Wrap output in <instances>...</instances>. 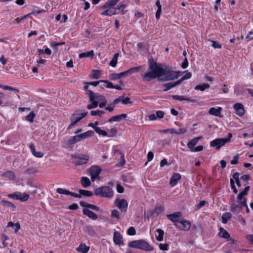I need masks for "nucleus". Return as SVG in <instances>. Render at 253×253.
Returning <instances> with one entry per match:
<instances>
[{"mask_svg": "<svg viewBox=\"0 0 253 253\" xmlns=\"http://www.w3.org/2000/svg\"><path fill=\"white\" fill-rule=\"evenodd\" d=\"M119 54L118 53H115L114 55L113 58L110 62L109 65L113 67H116L117 64V61H118V58L119 56Z\"/></svg>", "mask_w": 253, "mask_h": 253, "instance_id": "obj_35", "label": "nucleus"}, {"mask_svg": "<svg viewBox=\"0 0 253 253\" xmlns=\"http://www.w3.org/2000/svg\"><path fill=\"white\" fill-rule=\"evenodd\" d=\"M181 175L178 173H174L170 179L169 184L171 186H175L181 179Z\"/></svg>", "mask_w": 253, "mask_h": 253, "instance_id": "obj_18", "label": "nucleus"}, {"mask_svg": "<svg viewBox=\"0 0 253 253\" xmlns=\"http://www.w3.org/2000/svg\"><path fill=\"white\" fill-rule=\"evenodd\" d=\"M94 193L97 196L111 198L114 195L113 189L108 186L97 188L94 190Z\"/></svg>", "mask_w": 253, "mask_h": 253, "instance_id": "obj_4", "label": "nucleus"}, {"mask_svg": "<svg viewBox=\"0 0 253 253\" xmlns=\"http://www.w3.org/2000/svg\"><path fill=\"white\" fill-rule=\"evenodd\" d=\"M95 99H96V101H98V102L99 101H107V100L104 96L98 93L95 94Z\"/></svg>", "mask_w": 253, "mask_h": 253, "instance_id": "obj_40", "label": "nucleus"}, {"mask_svg": "<svg viewBox=\"0 0 253 253\" xmlns=\"http://www.w3.org/2000/svg\"><path fill=\"white\" fill-rule=\"evenodd\" d=\"M127 233L128 235L130 236H133L135 235L136 231L135 228L133 227H130L128 228L127 231Z\"/></svg>", "mask_w": 253, "mask_h": 253, "instance_id": "obj_51", "label": "nucleus"}, {"mask_svg": "<svg viewBox=\"0 0 253 253\" xmlns=\"http://www.w3.org/2000/svg\"><path fill=\"white\" fill-rule=\"evenodd\" d=\"M91 78L94 79H98L99 78V71L97 70H93L92 71V74L90 75Z\"/></svg>", "mask_w": 253, "mask_h": 253, "instance_id": "obj_42", "label": "nucleus"}, {"mask_svg": "<svg viewBox=\"0 0 253 253\" xmlns=\"http://www.w3.org/2000/svg\"><path fill=\"white\" fill-rule=\"evenodd\" d=\"M89 247L84 244H81L77 248V251L82 253H87L89 251Z\"/></svg>", "mask_w": 253, "mask_h": 253, "instance_id": "obj_29", "label": "nucleus"}, {"mask_svg": "<svg viewBox=\"0 0 253 253\" xmlns=\"http://www.w3.org/2000/svg\"><path fill=\"white\" fill-rule=\"evenodd\" d=\"M156 232L158 233V235L156 236V240L159 242L163 241L164 231L162 229H158L156 230Z\"/></svg>", "mask_w": 253, "mask_h": 253, "instance_id": "obj_34", "label": "nucleus"}, {"mask_svg": "<svg viewBox=\"0 0 253 253\" xmlns=\"http://www.w3.org/2000/svg\"><path fill=\"white\" fill-rule=\"evenodd\" d=\"M122 103L126 105L128 104H132V102L130 101V98L128 97H124L122 100Z\"/></svg>", "mask_w": 253, "mask_h": 253, "instance_id": "obj_54", "label": "nucleus"}, {"mask_svg": "<svg viewBox=\"0 0 253 253\" xmlns=\"http://www.w3.org/2000/svg\"><path fill=\"white\" fill-rule=\"evenodd\" d=\"M127 117V115L126 114H122L120 115L114 116L111 117L109 122H112L113 121L120 122L122 119H125Z\"/></svg>", "mask_w": 253, "mask_h": 253, "instance_id": "obj_19", "label": "nucleus"}, {"mask_svg": "<svg viewBox=\"0 0 253 253\" xmlns=\"http://www.w3.org/2000/svg\"><path fill=\"white\" fill-rule=\"evenodd\" d=\"M234 109L236 112L237 114L240 116H242L245 114L244 106L242 104L237 103L234 105Z\"/></svg>", "mask_w": 253, "mask_h": 253, "instance_id": "obj_16", "label": "nucleus"}, {"mask_svg": "<svg viewBox=\"0 0 253 253\" xmlns=\"http://www.w3.org/2000/svg\"><path fill=\"white\" fill-rule=\"evenodd\" d=\"M157 118L162 119L164 117V112L162 111H157L156 113Z\"/></svg>", "mask_w": 253, "mask_h": 253, "instance_id": "obj_59", "label": "nucleus"}, {"mask_svg": "<svg viewBox=\"0 0 253 253\" xmlns=\"http://www.w3.org/2000/svg\"><path fill=\"white\" fill-rule=\"evenodd\" d=\"M8 197L15 200H19L21 201L25 202L29 199V195L25 193L23 196H22L20 193H14L13 194H8Z\"/></svg>", "mask_w": 253, "mask_h": 253, "instance_id": "obj_10", "label": "nucleus"}, {"mask_svg": "<svg viewBox=\"0 0 253 253\" xmlns=\"http://www.w3.org/2000/svg\"><path fill=\"white\" fill-rule=\"evenodd\" d=\"M121 78H122V77L120 73H113V74H111V75H110V79L111 80H117V79H120Z\"/></svg>", "mask_w": 253, "mask_h": 253, "instance_id": "obj_48", "label": "nucleus"}, {"mask_svg": "<svg viewBox=\"0 0 253 253\" xmlns=\"http://www.w3.org/2000/svg\"><path fill=\"white\" fill-rule=\"evenodd\" d=\"M56 192H57V193H58L59 194H64V195H69L70 194V191H69L66 189H64L60 188H57L56 190Z\"/></svg>", "mask_w": 253, "mask_h": 253, "instance_id": "obj_43", "label": "nucleus"}, {"mask_svg": "<svg viewBox=\"0 0 253 253\" xmlns=\"http://www.w3.org/2000/svg\"><path fill=\"white\" fill-rule=\"evenodd\" d=\"M202 138L201 136H199L196 138H195L193 139H191L188 143H187L188 147L191 150L192 148L194 147V146L197 144L199 140Z\"/></svg>", "mask_w": 253, "mask_h": 253, "instance_id": "obj_24", "label": "nucleus"}, {"mask_svg": "<svg viewBox=\"0 0 253 253\" xmlns=\"http://www.w3.org/2000/svg\"><path fill=\"white\" fill-rule=\"evenodd\" d=\"M1 203L2 205L5 207H9L12 208L13 209L15 208V206H14V205L9 201L2 200Z\"/></svg>", "mask_w": 253, "mask_h": 253, "instance_id": "obj_37", "label": "nucleus"}, {"mask_svg": "<svg viewBox=\"0 0 253 253\" xmlns=\"http://www.w3.org/2000/svg\"><path fill=\"white\" fill-rule=\"evenodd\" d=\"M187 130L185 128H179L176 132H174V133L176 134H181L185 133Z\"/></svg>", "mask_w": 253, "mask_h": 253, "instance_id": "obj_61", "label": "nucleus"}, {"mask_svg": "<svg viewBox=\"0 0 253 253\" xmlns=\"http://www.w3.org/2000/svg\"><path fill=\"white\" fill-rule=\"evenodd\" d=\"M36 172H37V170L34 168L28 169L25 171L26 173L29 174L34 173Z\"/></svg>", "mask_w": 253, "mask_h": 253, "instance_id": "obj_63", "label": "nucleus"}, {"mask_svg": "<svg viewBox=\"0 0 253 253\" xmlns=\"http://www.w3.org/2000/svg\"><path fill=\"white\" fill-rule=\"evenodd\" d=\"M117 130L116 128H112L109 131L107 135L109 137H113L116 135Z\"/></svg>", "mask_w": 253, "mask_h": 253, "instance_id": "obj_47", "label": "nucleus"}, {"mask_svg": "<svg viewBox=\"0 0 253 253\" xmlns=\"http://www.w3.org/2000/svg\"><path fill=\"white\" fill-rule=\"evenodd\" d=\"M209 42L211 43V45L213 48L218 49H220L221 48V45L219 44L218 42L211 40H209Z\"/></svg>", "mask_w": 253, "mask_h": 253, "instance_id": "obj_45", "label": "nucleus"}, {"mask_svg": "<svg viewBox=\"0 0 253 253\" xmlns=\"http://www.w3.org/2000/svg\"><path fill=\"white\" fill-rule=\"evenodd\" d=\"M172 98L174 100H178L180 101H188L192 102H197V100L196 99H191L190 98H186L183 96H179L176 95H172Z\"/></svg>", "mask_w": 253, "mask_h": 253, "instance_id": "obj_23", "label": "nucleus"}, {"mask_svg": "<svg viewBox=\"0 0 253 253\" xmlns=\"http://www.w3.org/2000/svg\"><path fill=\"white\" fill-rule=\"evenodd\" d=\"M116 205L122 210V211H126L128 204L125 199H117L116 201Z\"/></svg>", "mask_w": 253, "mask_h": 253, "instance_id": "obj_13", "label": "nucleus"}, {"mask_svg": "<svg viewBox=\"0 0 253 253\" xmlns=\"http://www.w3.org/2000/svg\"><path fill=\"white\" fill-rule=\"evenodd\" d=\"M232 136V133H229L228 134V137L226 138H217L211 141L210 142V145L211 147H216L217 149H219L221 147L224 146L226 142H229Z\"/></svg>", "mask_w": 253, "mask_h": 253, "instance_id": "obj_6", "label": "nucleus"}, {"mask_svg": "<svg viewBox=\"0 0 253 253\" xmlns=\"http://www.w3.org/2000/svg\"><path fill=\"white\" fill-rule=\"evenodd\" d=\"M104 114V112L102 110L91 111L90 112V115L93 116H101Z\"/></svg>", "mask_w": 253, "mask_h": 253, "instance_id": "obj_46", "label": "nucleus"}, {"mask_svg": "<svg viewBox=\"0 0 253 253\" xmlns=\"http://www.w3.org/2000/svg\"><path fill=\"white\" fill-rule=\"evenodd\" d=\"M120 154L121 155V160L120 162L119 163V164L118 165V167H122L125 164L126 161H125V156H124V155L123 154V153H122V152H120Z\"/></svg>", "mask_w": 253, "mask_h": 253, "instance_id": "obj_52", "label": "nucleus"}, {"mask_svg": "<svg viewBox=\"0 0 253 253\" xmlns=\"http://www.w3.org/2000/svg\"><path fill=\"white\" fill-rule=\"evenodd\" d=\"M175 71L165 66L163 67L161 64H158L153 60H149L148 69L146 72L142 75L144 81L150 82L157 77L164 76L159 79L162 82L174 80Z\"/></svg>", "mask_w": 253, "mask_h": 253, "instance_id": "obj_1", "label": "nucleus"}, {"mask_svg": "<svg viewBox=\"0 0 253 253\" xmlns=\"http://www.w3.org/2000/svg\"><path fill=\"white\" fill-rule=\"evenodd\" d=\"M94 56V52L93 50L83 52L79 54V58L91 57L92 58Z\"/></svg>", "mask_w": 253, "mask_h": 253, "instance_id": "obj_30", "label": "nucleus"}, {"mask_svg": "<svg viewBox=\"0 0 253 253\" xmlns=\"http://www.w3.org/2000/svg\"><path fill=\"white\" fill-rule=\"evenodd\" d=\"M126 4H121L119 6H118L117 7H116L115 9V10H113V11H116V14H118L121 12H122V14H126V12L127 11V10H124V9L126 7Z\"/></svg>", "mask_w": 253, "mask_h": 253, "instance_id": "obj_28", "label": "nucleus"}, {"mask_svg": "<svg viewBox=\"0 0 253 253\" xmlns=\"http://www.w3.org/2000/svg\"><path fill=\"white\" fill-rule=\"evenodd\" d=\"M3 175L5 177L8 178L9 179L13 180L15 178V174L14 172L11 171H8L4 172L3 174Z\"/></svg>", "mask_w": 253, "mask_h": 253, "instance_id": "obj_38", "label": "nucleus"}, {"mask_svg": "<svg viewBox=\"0 0 253 253\" xmlns=\"http://www.w3.org/2000/svg\"><path fill=\"white\" fill-rule=\"evenodd\" d=\"M232 217V214L229 212L224 213L222 217V222L226 224L228 220H229Z\"/></svg>", "mask_w": 253, "mask_h": 253, "instance_id": "obj_31", "label": "nucleus"}, {"mask_svg": "<svg viewBox=\"0 0 253 253\" xmlns=\"http://www.w3.org/2000/svg\"><path fill=\"white\" fill-rule=\"evenodd\" d=\"M83 212L84 215L92 220H96L98 218L97 215L88 209H84Z\"/></svg>", "mask_w": 253, "mask_h": 253, "instance_id": "obj_17", "label": "nucleus"}, {"mask_svg": "<svg viewBox=\"0 0 253 253\" xmlns=\"http://www.w3.org/2000/svg\"><path fill=\"white\" fill-rule=\"evenodd\" d=\"M175 226L180 230L187 231L190 228L191 223L188 220H182L177 222L175 224Z\"/></svg>", "mask_w": 253, "mask_h": 253, "instance_id": "obj_9", "label": "nucleus"}, {"mask_svg": "<svg viewBox=\"0 0 253 253\" xmlns=\"http://www.w3.org/2000/svg\"><path fill=\"white\" fill-rule=\"evenodd\" d=\"M169 245L168 244H160L159 248L160 250L163 251L168 250Z\"/></svg>", "mask_w": 253, "mask_h": 253, "instance_id": "obj_56", "label": "nucleus"}, {"mask_svg": "<svg viewBox=\"0 0 253 253\" xmlns=\"http://www.w3.org/2000/svg\"><path fill=\"white\" fill-rule=\"evenodd\" d=\"M141 67H142L141 66H140L138 67H133V68H131L128 69V70L129 71V74H132V73L138 72L139 71V70L141 68Z\"/></svg>", "mask_w": 253, "mask_h": 253, "instance_id": "obj_49", "label": "nucleus"}, {"mask_svg": "<svg viewBox=\"0 0 253 253\" xmlns=\"http://www.w3.org/2000/svg\"><path fill=\"white\" fill-rule=\"evenodd\" d=\"M219 233L218 234V236L224 239H228L230 238V234L228 233V232L224 229L222 227H220L219 228Z\"/></svg>", "mask_w": 253, "mask_h": 253, "instance_id": "obj_27", "label": "nucleus"}, {"mask_svg": "<svg viewBox=\"0 0 253 253\" xmlns=\"http://www.w3.org/2000/svg\"><path fill=\"white\" fill-rule=\"evenodd\" d=\"M192 76V74L191 73H187L185 75H184L180 80L177 81L179 82V84H180L184 80H187L190 79Z\"/></svg>", "mask_w": 253, "mask_h": 253, "instance_id": "obj_44", "label": "nucleus"}, {"mask_svg": "<svg viewBox=\"0 0 253 253\" xmlns=\"http://www.w3.org/2000/svg\"><path fill=\"white\" fill-rule=\"evenodd\" d=\"M89 99L91 103L87 106V108L91 110L98 106V101L95 100V93L93 92H89Z\"/></svg>", "mask_w": 253, "mask_h": 253, "instance_id": "obj_11", "label": "nucleus"}, {"mask_svg": "<svg viewBox=\"0 0 253 253\" xmlns=\"http://www.w3.org/2000/svg\"><path fill=\"white\" fill-rule=\"evenodd\" d=\"M120 0H110L107 1L103 5V8H112L115 6Z\"/></svg>", "mask_w": 253, "mask_h": 253, "instance_id": "obj_26", "label": "nucleus"}, {"mask_svg": "<svg viewBox=\"0 0 253 253\" xmlns=\"http://www.w3.org/2000/svg\"><path fill=\"white\" fill-rule=\"evenodd\" d=\"M238 158H239V154H237L236 155H235L233 159L230 162V163L231 165H236L238 163Z\"/></svg>", "mask_w": 253, "mask_h": 253, "instance_id": "obj_57", "label": "nucleus"}, {"mask_svg": "<svg viewBox=\"0 0 253 253\" xmlns=\"http://www.w3.org/2000/svg\"><path fill=\"white\" fill-rule=\"evenodd\" d=\"M75 158L78 159L79 160L76 162L75 165L80 166L86 164L89 160V156L85 154H76L73 156Z\"/></svg>", "mask_w": 253, "mask_h": 253, "instance_id": "obj_8", "label": "nucleus"}, {"mask_svg": "<svg viewBox=\"0 0 253 253\" xmlns=\"http://www.w3.org/2000/svg\"><path fill=\"white\" fill-rule=\"evenodd\" d=\"M29 15H30V14H28L23 17H22L21 18H16L14 21H13V23H19L20 22L23 21L24 20H25L26 17H27Z\"/></svg>", "mask_w": 253, "mask_h": 253, "instance_id": "obj_53", "label": "nucleus"}, {"mask_svg": "<svg viewBox=\"0 0 253 253\" xmlns=\"http://www.w3.org/2000/svg\"><path fill=\"white\" fill-rule=\"evenodd\" d=\"M80 204L83 207L89 208L96 211L99 210V208L98 207L91 204L87 203L86 202L83 201H80Z\"/></svg>", "mask_w": 253, "mask_h": 253, "instance_id": "obj_20", "label": "nucleus"}, {"mask_svg": "<svg viewBox=\"0 0 253 253\" xmlns=\"http://www.w3.org/2000/svg\"><path fill=\"white\" fill-rule=\"evenodd\" d=\"M221 108L218 107V108H211L209 111V113L211 115H214L216 117L221 116Z\"/></svg>", "mask_w": 253, "mask_h": 253, "instance_id": "obj_22", "label": "nucleus"}, {"mask_svg": "<svg viewBox=\"0 0 253 253\" xmlns=\"http://www.w3.org/2000/svg\"><path fill=\"white\" fill-rule=\"evenodd\" d=\"M36 115L33 112H31L30 114L25 117V120L30 123L34 122V119Z\"/></svg>", "mask_w": 253, "mask_h": 253, "instance_id": "obj_39", "label": "nucleus"}, {"mask_svg": "<svg viewBox=\"0 0 253 253\" xmlns=\"http://www.w3.org/2000/svg\"><path fill=\"white\" fill-rule=\"evenodd\" d=\"M113 241L115 244L118 245H124V243L123 240V236L118 231H115L114 233Z\"/></svg>", "mask_w": 253, "mask_h": 253, "instance_id": "obj_14", "label": "nucleus"}, {"mask_svg": "<svg viewBox=\"0 0 253 253\" xmlns=\"http://www.w3.org/2000/svg\"><path fill=\"white\" fill-rule=\"evenodd\" d=\"M210 85L209 84L204 83L202 84H198L195 87V90H200L202 91H204L206 89H209Z\"/></svg>", "mask_w": 253, "mask_h": 253, "instance_id": "obj_33", "label": "nucleus"}, {"mask_svg": "<svg viewBox=\"0 0 253 253\" xmlns=\"http://www.w3.org/2000/svg\"><path fill=\"white\" fill-rule=\"evenodd\" d=\"M111 215L118 219L120 218V213L117 210H113L111 212Z\"/></svg>", "mask_w": 253, "mask_h": 253, "instance_id": "obj_55", "label": "nucleus"}, {"mask_svg": "<svg viewBox=\"0 0 253 253\" xmlns=\"http://www.w3.org/2000/svg\"><path fill=\"white\" fill-rule=\"evenodd\" d=\"M94 132L92 130H88L83 133L71 137L68 140V143L69 144H74L75 143L82 140V139H85L88 137H91L94 135Z\"/></svg>", "mask_w": 253, "mask_h": 253, "instance_id": "obj_5", "label": "nucleus"}, {"mask_svg": "<svg viewBox=\"0 0 253 253\" xmlns=\"http://www.w3.org/2000/svg\"><path fill=\"white\" fill-rule=\"evenodd\" d=\"M100 80L98 81L90 82H84V84L88 85H92L93 86H97L100 83Z\"/></svg>", "mask_w": 253, "mask_h": 253, "instance_id": "obj_60", "label": "nucleus"}, {"mask_svg": "<svg viewBox=\"0 0 253 253\" xmlns=\"http://www.w3.org/2000/svg\"><path fill=\"white\" fill-rule=\"evenodd\" d=\"M101 170V169L98 166H92L89 168V173L92 181H94L98 178Z\"/></svg>", "mask_w": 253, "mask_h": 253, "instance_id": "obj_7", "label": "nucleus"}, {"mask_svg": "<svg viewBox=\"0 0 253 253\" xmlns=\"http://www.w3.org/2000/svg\"><path fill=\"white\" fill-rule=\"evenodd\" d=\"M203 146L202 145H199V146H198L197 147H194L193 148H192L191 150V151L192 152H196L201 151L202 150H203Z\"/></svg>", "mask_w": 253, "mask_h": 253, "instance_id": "obj_58", "label": "nucleus"}, {"mask_svg": "<svg viewBox=\"0 0 253 253\" xmlns=\"http://www.w3.org/2000/svg\"><path fill=\"white\" fill-rule=\"evenodd\" d=\"M106 9H107L106 10L101 13L102 15L112 16L113 15L116 14V11H113V10L111 9V8H108Z\"/></svg>", "mask_w": 253, "mask_h": 253, "instance_id": "obj_36", "label": "nucleus"}, {"mask_svg": "<svg viewBox=\"0 0 253 253\" xmlns=\"http://www.w3.org/2000/svg\"><path fill=\"white\" fill-rule=\"evenodd\" d=\"M128 246L130 248H136L148 252L152 251L154 249L152 246L143 240L132 241L128 244Z\"/></svg>", "mask_w": 253, "mask_h": 253, "instance_id": "obj_3", "label": "nucleus"}, {"mask_svg": "<svg viewBox=\"0 0 253 253\" xmlns=\"http://www.w3.org/2000/svg\"><path fill=\"white\" fill-rule=\"evenodd\" d=\"M87 114V112H84L83 113H78V111L74 112L70 117V120H74L77 121L78 123L80 121H81L83 118L85 117Z\"/></svg>", "mask_w": 253, "mask_h": 253, "instance_id": "obj_15", "label": "nucleus"}, {"mask_svg": "<svg viewBox=\"0 0 253 253\" xmlns=\"http://www.w3.org/2000/svg\"><path fill=\"white\" fill-rule=\"evenodd\" d=\"M79 192L81 194V197L84 196L87 197H90L93 196V193L91 191L86 190L79 189Z\"/></svg>", "mask_w": 253, "mask_h": 253, "instance_id": "obj_32", "label": "nucleus"}, {"mask_svg": "<svg viewBox=\"0 0 253 253\" xmlns=\"http://www.w3.org/2000/svg\"><path fill=\"white\" fill-rule=\"evenodd\" d=\"M250 188V187L249 186L246 187L244 190L238 194L237 197L238 204L235 201H232L230 204V210L232 212L238 214L240 211L242 207H245L247 212H249L250 210L247 206V199L243 197L248 194Z\"/></svg>", "mask_w": 253, "mask_h": 253, "instance_id": "obj_2", "label": "nucleus"}, {"mask_svg": "<svg viewBox=\"0 0 253 253\" xmlns=\"http://www.w3.org/2000/svg\"><path fill=\"white\" fill-rule=\"evenodd\" d=\"M94 130L96 133L103 136H106L108 135V133L106 131L101 129L98 126L94 128Z\"/></svg>", "mask_w": 253, "mask_h": 253, "instance_id": "obj_41", "label": "nucleus"}, {"mask_svg": "<svg viewBox=\"0 0 253 253\" xmlns=\"http://www.w3.org/2000/svg\"><path fill=\"white\" fill-rule=\"evenodd\" d=\"M81 182L82 186L84 188H87L91 185V181L87 177H82Z\"/></svg>", "mask_w": 253, "mask_h": 253, "instance_id": "obj_25", "label": "nucleus"}, {"mask_svg": "<svg viewBox=\"0 0 253 253\" xmlns=\"http://www.w3.org/2000/svg\"><path fill=\"white\" fill-rule=\"evenodd\" d=\"M188 60H187V58H185L184 61L182 62V63L181 64V67L183 69H185L188 67Z\"/></svg>", "mask_w": 253, "mask_h": 253, "instance_id": "obj_62", "label": "nucleus"}, {"mask_svg": "<svg viewBox=\"0 0 253 253\" xmlns=\"http://www.w3.org/2000/svg\"><path fill=\"white\" fill-rule=\"evenodd\" d=\"M123 98H124V96H119L118 98L114 100L113 102V105H115V104H118L120 101L122 102V100Z\"/></svg>", "mask_w": 253, "mask_h": 253, "instance_id": "obj_64", "label": "nucleus"}, {"mask_svg": "<svg viewBox=\"0 0 253 253\" xmlns=\"http://www.w3.org/2000/svg\"><path fill=\"white\" fill-rule=\"evenodd\" d=\"M100 82L105 83L106 84V87L107 88H114V85L109 81L107 80H100Z\"/></svg>", "mask_w": 253, "mask_h": 253, "instance_id": "obj_50", "label": "nucleus"}, {"mask_svg": "<svg viewBox=\"0 0 253 253\" xmlns=\"http://www.w3.org/2000/svg\"><path fill=\"white\" fill-rule=\"evenodd\" d=\"M178 84H179V82H178L177 81L174 82H169L165 84H163L164 86L165 87L164 89V91H167Z\"/></svg>", "mask_w": 253, "mask_h": 253, "instance_id": "obj_21", "label": "nucleus"}, {"mask_svg": "<svg viewBox=\"0 0 253 253\" xmlns=\"http://www.w3.org/2000/svg\"><path fill=\"white\" fill-rule=\"evenodd\" d=\"M182 214L181 212L176 211L172 214H167L166 216L169 220L173 222L174 223V225H175V224L177 222L179 221L178 220V219L182 216Z\"/></svg>", "mask_w": 253, "mask_h": 253, "instance_id": "obj_12", "label": "nucleus"}]
</instances>
